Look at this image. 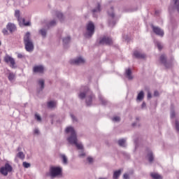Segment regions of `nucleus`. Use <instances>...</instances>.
I'll list each match as a JSON object with an SVG mask.
<instances>
[{"mask_svg":"<svg viewBox=\"0 0 179 179\" xmlns=\"http://www.w3.org/2000/svg\"><path fill=\"white\" fill-rule=\"evenodd\" d=\"M115 47H117V45H115Z\"/></svg>","mask_w":179,"mask_h":179,"instance_id":"nucleus-57","label":"nucleus"},{"mask_svg":"<svg viewBox=\"0 0 179 179\" xmlns=\"http://www.w3.org/2000/svg\"><path fill=\"white\" fill-rule=\"evenodd\" d=\"M17 157H18L19 159H21V160H24L25 156H24V154L23 153V152H19L17 154Z\"/></svg>","mask_w":179,"mask_h":179,"instance_id":"nucleus-33","label":"nucleus"},{"mask_svg":"<svg viewBox=\"0 0 179 179\" xmlns=\"http://www.w3.org/2000/svg\"><path fill=\"white\" fill-rule=\"evenodd\" d=\"M78 150H83V145L82 143H78V141L74 144Z\"/></svg>","mask_w":179,"mask_h":179,"instance_id":"nucleus-34","label":"nucleus"},{"mask_svg":"<svg viewBox=\"0 0 179 179\" xmlns=\"http://www.w3.org/2000/svg\"><path fill=\"white\" fill-rule=\"evenodd\" d=\"M38 34H41L43 38H45V37H47V29L42 28L38 31Z\"/></svg>","mask_w":179,"mask_h":179,"instance_id":"nucleus-22","label":"nucleus"},{"mask_svg":"<svg viewBox=\"0 0 179 179\" xmlns=\"http://www.w3.org/2000/svg\"><path fill=\"white\" fill-rule=\"evenodd\" d=\"M136 121H139V117H136Z\"/></svg>","mask_w":179,"mask_h":179,"instance_id":"nucleus-54","label":"nucleus"},{"mask_svg":"<svg viewBox=\"0 0 179 179\" xmlns=\"http://www.w3.org/2000/svg\"><path fill=\"white\" fill-rule=\"evenodd\" d=\"M1 44H2V43H1V41H0V45H1Z\"/></svg>","mask_w":179,"mask_h":179,"instance_id":"nucleus-55","label":"nucleus"},{"mask_svg":"<svg viewBox=\"0 0 179 179\" xmlns=\"http://www.w3.org/2000/svg\"><path fill=\"white\" fill-rule=\"evenodd\" d=\"M48 108H54L55 107V102L54 101H50L48 102Z\"/></svg>","mask_w":179,"mask_h":179,"instance_id":"nucleus-32","label":"nucleus"},{"mask_svg":"<svg viewBox=\"0 0 179 179\" xmlns=\"http://www.w3.org/2000/svg\"><path fill=\"white\" fill-rule=\"evenodd\" d=\"M17 31V27H16V24L12 22H8L6 25V28L3 29L2 33L3 36H9V33L10 34H13V33H15V31Z\"/></svg>","mask_w":179,"mask_h":179,"instance_id":"nucleus-6","label":"nucleus"},{"mask_svg":"<svg viewBox=\"0 0 179 179\" xmlns=\"http://www.w3.org/2000/svg\"><path fill=\"white\" fill-rule=\"evenodd\" d=\"M154 97H159V96H160V94L159 93V91L155 90L154 92V94H153Z\"/></svg>","mask_w":179,"mask_h":179,"instance_id":"nucleus-42","label":"nucleus"},{"mask_svg":"<svg viewBox=\"0 0 179 179\" xmlns=\"http://www.w3.org/2000/svg\"><path fill=\"white\" fill-rule=\"evenodd\" d=\"M96 99V96L91 93L90 95L87 96L85 99V104L87 107H91V106L93 104V100Z\"/></svg>","mask_w":179,"mask_h":179,"instance_id":"nucleus-14","label":"nucleus"},{"mask_svg":"<svg viewBox=\"0 0 179 179\" xmlns=\"http://www.w3.org/2000/svg\"><path fill=\"white\" fill-rule=\"evenodd\" d=\"M34 73H44V66L39 65L35 66L33 68Z\"/></svg>","mask_w":179,"mask_h":179,"instance_id":"nucleus-16","label":"nucleus"},{"mask_svg":"<svg viewBox=\"0 0 179 179\" xmlns=\"http://www.w3.org/2000/svg\"><path fill=\"white\" fill-rule=\"evenodd\" d=\"M151 27L152 29L153 33H155L156 36H159V37H163L164 36V31L160 29V27H155L153 24L151 25Z\"/></svg>","mask_w":179,"mask_h":179,"instance_id":"nucleus-13","label":"nucleus"},{"mask_svg":"<svg viewBox=\"0 0 179 179\" xmlns=\"http://www.w3.org/2000/svg\"><path fill=\"white\" fill-rule=\"evenodd\" d=\"M17 58H23V55H22V54H18L17 55Z\"/></svg>","mask_w":179,"mask_h":179,"instance_id":"nucleus-50","label":"nucleus"},{"mask_svg":"<svg viewBox=\"0 0 179 179\" xmlns=\"http://www.w3.org/2000/svg\"><path fill=\"white\" fill-rule=\"evenodd\" d=\"M3 61L6 64H10V68H16V62H15L13 57L7 55L4 57Z\"/></svg>","mask_w":179,"mask_h":179,"instance_id":"nucleus-12","label":"nucleus"},{"mask_svg":"<svg viewBox=\"0 0 179 179\" xmlns=\"http://www.w3.org/2000/svg\"><path fill=\"white\" fill-rule=\"evenodd\" d=\"M66 133H71L70 136L67 138V141L71 145H75L78 142V136L75 129L72 127H68L66 128Z\"/></svg>","mask_w":179,"mask_h":179,"instance_id":"nucleus-2","label":"nucleus"},{"mask_svg":"<svg viewBox=\"0 0 179 179\" xmlns=\"http://www.w3.org/2000/svg\"><path fill=\"white\" fill-rule=\"evenodd\" d=\"M100 12H101V5L100 4V3H98L97 6L95 8L92 10V13L94 17H97V15H96V13H99Z\"/></svg>","mask_w":179,"mask_h":179,"instance_id":"nucleus-18","label":"nucleus"},{"mask_svg":"<svg viewBox=\"0 0 179 179\" xmlns=\"http://www.w3.org/2000/svg\"><path fill=\"white\" fill-rule=\"evenodd\" d=\"M56 16L60 20V22H64V14L59 11L56 12Z\"/></svg>","mask_w":179,"mask_h":179,"instance_id":"nucleus-27","label":"nucleus"},{"mask_svg":"<svg viewBox=\"0 0 179 179\" xmlns=\"http://www.w3.org/2000/svg\"><path fill=\"white\" fill-rule=\"evenodd\" d=\"M15 17H17L18 22H20L21 20H22V23L24 24V26H31V22H30L29 21L26 22V19L24 18H22L20 17V10H16L15 11Z\"/></svg>","mask_w":179,"mask_h":179,"instance_id":"nucleus-11","label":"nucleus"},{"mask_svg":"<svg viewBox=\"0 0 179 179\" xmlns=\"http://www.w3.org/2000/svg\"><path fill=\"white\" fill-rule=\"evenodd\" d=\"M99 45H108L111 47V45H114V41H113V38L104 36L99 38Z\"/></svg>","mask_w":179,"mask_h":179,"instance_id":"nucleus-8","label":"nucleus"},{"mask_svg":"<svg viewBox=\"0 0 179 179\" xmlns=\"http://www.w3.org/2000/svg\"><path fill=\"white\" fill-rule=\"evenodd\" d=\"M8 78V80L12 82V80L15 79V74H13V73H10Z\"/></svg>","mask_w":179,"mask_h":179,"instance_id":"nucleus-37","label":"nucleus"},{"mask_svg":"<svg viewBox=\"0 0 179 179\" xmlns=\"http://www.w3.org/2000/svg\"><path fill=\"white\" fill-rule=\"evenodd\" d=\"M175 129L178 134H179V121H175Z\"/></svg>","mask_w":179,"mask_h":179,"instance_id":"nucleus-35","label":"nucleus"},{"mask_svg":"<svg viewBox=\"0 0 179 179\" xmlns=\"http://www.w3.org/2000/svg\"><path fill=\"white\" fill-rule=\"evenodd\" d=\"M136 125V122H134V123L132 124V127H135Z\"/></svg>","mask_w":179,"mask_h":179,"instance_id":"nucleus-53","label":"nucleus"},{"mask_svg":"<svg viewBox=\"0 0 179 179\" xmlns=\"http://www.w3.org/2000/svg\"><path fill=\"white\" fill-rule=\"evenodd\" d=\"M145 107H146V103L144 101L141 104V108H145Z\"/></svg>","mask_w":179,"mask_h":179,"instance_id":"nucleus-47","label":"nucleus"},{"mask_svg":"<svg viewBox=\"0 0 179 179\" xmlns=\"http://www.w3.org/2000/svg\"><path fill=\"white\" fill-rule=\"evenodd\" d=\"M123 178H124V179H131V178H129V174H128V173H124V174L123 175Z\"/></svg>","mask_w":179,"mask_h":179,"instance_id":"nucleus-44","label":"nucleus"},{"mask_svg":"<svg viewBox=\"0 0 179 179\" xmlns=\"http://www.w3.org/2000/svg\"><path fill=\"white\" fill-rule=\"evenodd\" d=\"M38 85L41 86V90L43 91L44 90V80H40L38 81Z\"/></svg>","mask_w":179,"mask_h":179,"instance_id":"nucleus-36","label":"nucleus"},{"mask_svg":"<svg viewBox=\"0 0 179 179\" xmlns=\"http://www.w3.org/2000/svg\"><path fill=\"white\" fill-rule=\"evenodd\" d=\"M125 142H126L125 139L122 138V139L118 140L117 143H118L119 146H121L122 148H125V146H126Z\"/></svg>","mask_w":179,"mask_h":179,"instance_id":"nucleus-29","label":"nucleus"},{"mask_svg":"<svg viewBox=\"0 0 179 179\" xmlns=\"http://www.w3.org/2000/svg\"><path fill=\"white\" fill-rule=\"evenodd\" d=\"M22 165H23V167H24L25 169H29V167H30V164L27 162H24L22 163Z\"/></svg>","mask_w":179,"mask_h":179,"instance_id":"nucleus-39","label":"nucleus"},{"mask_svg":"<svg viewBox=\"0 0 179 179\" xmlns=\"http://www.w3.org/2000/svg\"><path fill=\"white\" fill-rule=\"evenodd\" d=\"M113 121H115V122H120L121 121V117L115 116L113 118Z\"/></svg>","mask_w":179,"mask_h":179,"instance_id":"nucleus-38","label":"nucleus"},{"mask_svg":"<svg viewBox=\"0 0 179 179\" xmlns=\"http://www.w3.org/2000/svg\"><path fill=\"white\" fill-rule=\"evenodd\" d=\"M133 55L137 59H145V58H146V55L142 54V53L139 52V51H138V50H134Z\"/></svg>","mask_w":179,"mask_h":179,"instance_id":"nucleus-17","label":"nucleus"},{"mask_svg":"<svg viewBox=\"0 0 179 179\" xmlns=\"http://www.w3.org/2000/svg\"><path fill=\"white\" fill-rule=\"evenodd\" d=\"M0 62H1V59H0Z\"/></svg>","mask_w":179,"mask_h":179,"instance_id":"nucleus-58","label":"nucleus"},{"mask_svg":"<svg viewBox=\"0 0 179 179\" xmlns=\"http://www.w3.org/2000/svg\"><path fill=\"white\" fill-rule=\"evenodd\" d=\"M55 117V115H54V114L50 115V118L51 119L52 125L54 124V117Z\"/></svg>","mask_w":179,"mask_h":179,"instance_id":"nucleus-43","label":"nucleus"},{"mask_svg":"<svg viewBox=\"0 0 179 179\" xmlns=\"http://www.w3.org/2000/svg\"><path fill=\"white\" fill-rule=\"evenodd\" d=\"M61 158L62 159L63 164H68V158H66L65 155H62Z\"/></svg>","mask_w":179,"mask_h":179,"instance_id":"nucleus-31","label":"nucleus"},{"mask_svg":"<svg viewBox=\"0 0 179 179\" xmlns=\"http://www.w3.org/2000/svg\"><path fill=\"white\" fill-rule=\"evenodd\" d=\"M23 41L24 44V48L27 52H33L34 51V43L31 39V34L27 31L23 37Z\"/></svg>","mask_w":179,"mask_h":179,"instance_id":"nucleus-1","label":"nucleus"},{"mask_svg":"<svg viewBox=\"0 0 179 179\" xmlns=\"http://www.w3.org/2000/svg\"><path fill=\"white\" fill-rule=\"evenodd\" d=\"M87 92H89V87L87 86H82L80 90V93L78 94V98L80 99V100H85Z\"/></svg>","mask_w":179,"mask_h":179,"instance_id":"nucleus-10","label":"nucleus"},{"mask_svg":"<svg viewBox=\"0 0 179 179\" xmlns=\"http://www.w3.org/2000/svg\"><path fill=\"white\" fill-rule=\"evenodd\" d=\"M13 170V168L11 166V165L9 164V163L6 162L4 166H1L0 168V173L3 176H8V173H12Z\"/></svg>","mask_w":179,"mask_h":179,"instance_id":"nucleus-9","label":"nucleus"},{"mask_svg":"<svg viewBox=\"0 0 179 179\" xmlns=\"http://www.w3.org/2000/svg\"><path fill=\"white\" fill-rule=\"evenodd\" d=\"M99 99L101 101L102 106H107V104H108V101L104 99V98L101 95L99 96Z\"/></svg>","mask_w":179,"mask_h":179,"instance_id":"nucleus-25","label":"nucleus"},{"mask_svg":"<svg viewBox=\"0 0 179 179\" xmlns=\"http://www.w3.org/2000/svg\"><path fill=\"white\" fill-rule=\"evenodd\" d=\"M87 162H88L89 163H92V162H93V159H92V157H88L87 158Z\"/></svg>","mask_w":179,"mask_h":179,"instance_id":"nucleus-46","label":"nucleus"},{"mask_svg":"<svg viewBox=\"0 0 179 179\" xmlns=\"http://www.w3.org/2000/svg\"><path fill=\"white\" fill-rule=\"evenodd\" d=\"M147 97H148V99H152V94L150 92H148Z\"/></svg>","mask_w":179,"mask_h":179,"instance_id":"nucleus-49","label":"nucleus"},{"mask_svg":"<svg viewBox=\"0 0 179 179\" xmlns=\"http://www.w3.org/2000/svg\"><path fill=\"white\" fill-rule=\"evenodd\" d=\"M121 173H122V170L119 169L117 171H115L113 172V179H118L120 178V176H121Z\"/></svg>","mask_w":179,"mask_h":179,"instance_id":"nucleus-20","label":"nucleus"},{"mask_svg":"<svg viewBox=\"0 0 179 179\" xmlns=\"http://www.w3.org/2000/svg\"><path fill=\"white\" fill-rule=\"evenodd\" d=\"M176 117V111L174 110H171V118H175Z\"/></svg>","mask_w":179,"mask_h":179,"instance_id":"nucleus-41","label":"nucleus"},{"mask_svg":"<svg viewBox=\"0 0 179 179\" xmlns=\"http://www.w3.org/2000/svg\"><path fill=\"white\" fill-rule=\"evenodd\" d=\"M35 118L37 120V121L41 122V116L40 115L35 114Z\"/></svg>","mask_w":179,"mask_h":179,"instance_id":"nucleus-40","label":"nucleus"},{"mask_svg":"<svg viewBox=\"0 0 179 179\" xmlns=\"http://www.w3.org/2000/svg\"><path fill=\"white\" fill-rule=\"evenodd\" d=\"M70 63L72 65H80V64H85V60L82 57H78L76 59H71Z\"/></svg>","mask_w":179,"mask_h":179,"instance_id":"nucleus-15","label":"nucleus"},{"mask_svg":"<svg viewBox=\"0 0 179 179\" xmlns=\"http://www.w3.org/2000/svg\"><path fill=\"white\" fill-rule=\"evenodd\" d=\"M39 132H40V131L38 130V129H35L34 131V133L35 134H39Z\"/></svg>","mask_w":179,"mask_h":179,"instance_id":"nucleus-48","label":"nucleus"},{"mask_svg":"<svg viewBox=\"0 0 179 179\" xmlns=\"http://www.w3.org/2000/svg\"><path fill=\"white\" fill-rule=\"evenodd\" d=\"M49 176L52 178L62 176V168L61 166H52L50 169Z\"/></svg>","mask_w":179,"mask_h":179,"instance_id":"nucleus-7","label":"nucleus"},{"mask_svg":"<svg viewBox=\"0 0 179 179\" xmlns=\"http://www.w3.org/2000/svg\"><path fill=\"white\" fill-rule=\"evenodd\" d=\"M83 156H86V154L85 152H83L80 155V157H83Z\"/></svg>","mask_w":179,"mask_h":179,"instance_id":"nucleus-51","label":"nucleus"},{"mask_svg":"<svg viewBox=\"0 0 179 179\" xmlns=\"http://www.w3.org/2000/svg\"><path fill=\"white\" fill-rule=\"evenodd\" d=\"M144 97H145V92H143V91H141L137 95L136 100H138L139 101H142Z\"/></svg>","mask_w":179,"mask_h":179,"instance_id":"nucleus-23","label":"nucleus"},{"mask_svg":"<svg viewBox=\"0 0 179 179\" xmlns=\"http://www.w3.org/2000/svg\"><path fill=\"white\" fill-rule=\"evenodd\" d=\"M169 10H170V7L169 8Z\"/></svg>","mask_w":179,"mask_h":179,"instance_id":"nucleus-56","label":"nucleus"},{"mask_svg":"<svg viewBox=\"0 0 179 179\" xmlns=\"http://www.w3.org/2000/svg\"><path fill=\"white\" fill-rule=\"evenodd\" d=\"M125 74L129 80H132V79H134V76H132V71L131 69H126Z\"/></svg>","mask_w":179,"mask_h":179,"instance_id":"nucleus-19","label":"nucleus"},{"mask_svg":"<svg viewBox=\"0 0 179 179\" xmlns=\"http://www.w3.org/2000/svg\"><path fill=\"white\" fill-rule=\"evenodd\" d=\"M108 16L110 18L108 20V26L110 27H114L117 24V20H115V13L114 12V6H111L107 11Z\"/></svg>","mask_w":179,"mask_h":179,"instance_id":"nucleus-3","label":"nucleus"},{"mask_svg":"<svg viewBox=\"0 0 179 179\" xmlns=\"http://www.w3.org/2000/svg\"><path fill=\"white\" fill-rule=\"evenodd\" d=\"M150 177H152V179H163V176H162L159 173H150Z\"/></svg>","mask_w":179,"mask_h":179,"instance_id":"nucleus-26","label":"nucleus"},{"mask_svg":"<svg viewBox=\"0 0 179 179\" xmlns=\"http://www.w3.org/2000/svg\"><path fill=\"white\" fill-rule=\"evenodd\" d=\"M17 150V152H20V150H22V147H18Z\"/></svg>","mask_w":179,"mask_h":179,"instance_id":"nucleus-52","label":"nucleus"},{"mask_svg":"<svg viewBox=\"0 0 179 179\" xmlns=\"http://www.w3.org/2000/svg\"><path fill=\"white\" fill-rule=\"evenodd\" d=\"M147 157H148V162L152 163L155 160V156L153 155V152L149 151L147 154Z\"/></svg>","mask_w":179,"mask_h":179,"instance_id":"nucleus-21","label":"nucleus"},{"mask_svg":"<svg viewBox=\"0 0 179 179\" xmlns=\"http://www.w3.org/2000/svg\"><path fill=\"white\" fill-rule=\"evenodd\" d=\"M63 45L65 47V45H68L69 43H71V36H67L63 38Z\"/></svg>","mask_w":179,"mask_h":179,"instance_id":"nucleus-24","label":"nucleus"},{"mask_svg":"<svg viewBox=\"0 0 179 179\" xmlns=\"http://www.w3.org/2000/svg\"><path fill=\"white\" fill-rule=\"evenodd\" d=\"M71 117L73 121H76V122L78 121V119H76V117H75V116L73 115V114H71Z\"/></svg>","mask_w":179,"mask_h":179,"instance_id":"nucleus-45","label":"nucleus"},{"mask_svg":"<svg viewBox=\"0 0 179 179\" xmlns=\"http://www.w3.org/2000/svg\"><path fill=\"white\" fill-rule=\"evenodd\" d=\"M48 29H50V27H54V26H57V21H55V20H53L50 22H49L47 24H46Z\"/></svg>","mask_w":179,"mask_h":179,"instance_id":"nucleus-28","label":"nucleus"},{"mask_svg":"<svg viewBox=\"0 0 179 179\" xmlns=\"http://www.w3.org/2000/svg\"><path fill=\"white\" fill-rule=\"evenodd\" d=\"M160 63L165 66L166 69H170L173 68V62H174V59H171L170 60H167V56L163 54L159 57Z\"/></svg>","mask_w":179,"mask_h":179,"instance_id":"nucleus-5","label":"nucleus"},{"mask_svg":"<svg viewBox=\"0 0 179 179\" xmlns=\"http://www.w3.org/2000/svg\"><path fill=\"white\" fill-rule=\"evenodd\" d=\"M95 29L96 27H94V23L90 21L87 24V31L84 34V37L85 38H92V37H93V34H94Z\"/></svg>","mask_w":179,"mask_h":179,"instance_id":"nucleus-4","label":"nucleus"},{"mask_svg":"<svg viewBox=\"0 0 179 179\" xmlns=\"http://www.w3.org/2000/svg\"><path fill=\"white\" fill-rule=\"evenodd\" d=\"M155 45L156 47H157L159 51H162V50H163V45H162V43L159 41H155Z\"/></svg>","mask_w":179,"mask_h":179,"instance_id":"nucleus-30","label":"nucleus"}]
</instances>
